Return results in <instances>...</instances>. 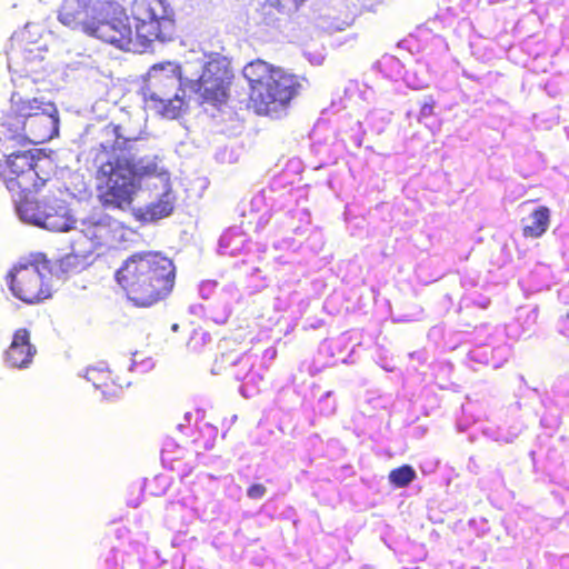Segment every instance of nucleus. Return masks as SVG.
I'll return each mask as SVG.
<instances>
[{
  "label": "nucleus",
  "mask_w": 569,
  "mask_h": 569,
  "mask_svg": "<svg viewBox=\"0 0 569 569\" xmlns=\"http://www.w3.org/2000/svg\"><path fill=\"white\" fill-rule=\"evenodd\" d=\"M29 196L17 197V212L23 221L40 226L49 203L31 200Z\"/></svg>",
  "instance_id": "dca6fc26"
},
{
  "label": "nucleus",
  "mask_w": 569,
  "mask_h": 569,
  "mask_svg": "<svg viewBox=\"0 0 569 569\" xmlns=\"http://www.w3.org/2000/svg\"><path fill=\"white\" fill-rule=\"evenodd\" d=\"M89 379L93 386L103 393H113L117 387H121L118 378L109 369H92Z\"/></svg>",
  "instance_id": "6ab92c4d"
},
{
  "label": "nucleus",
  "mask_w": 569,
  "mask_h": 569,
  "mask_svg": "<svg viewBox=\"0 0 569 569\" xmlns=\"http://www.w3.org/2000/svg\"><path fill=\"white\" fill-rule=\"evenodd\" d=\"M100 9L91 0H63L59 13V21L71 29H80L88 34V27H92Z\"/></svg>",
  "instance_id": "ddd939ff"
},
{
  "label": "nucleus",
  "mask_w": 569,
  "mask_h": 569,
  "mask_svg": "<svg viewBox=\"0 0 569 569\" xmlns=\"http://www.w3.org/2000/svg\"><path fill=\"white\" fill-rule=\"evenodd\" d=\"M389 481L397 488H405L416 479V471L409 465H402L389 472Z\"/></svg>",
  "instance_id": "aec40b11"
},
{
  "label": "nucleus",
  "mask_w": 569,
  "mask_h": 569,
  "mask_svg": "<svg viewBox=\"0 0 569 569\" xmlns=\"http://www.w3.org/2000/svg\"><path fill=\"white\" fill-rule=\"evenodd\" d=\"M267 492V488L262 483H253L247 489V496L250 499H260Z\"/></svg>",
  "instance_id": "4be33fe9"
},
{
  "label": "nucleus",
  "mask_w": 569,
  "mask_h": 569,
  "mask_svg": "<svg viewBox=\"0 0 569 569\" xmlns=\"http://www.w3.org/2000/svg\"><path fill=\"white\" fill-rule=\"evenodd\" d=\"M181 86V68L178 64L167 62L153 66L140 89L144 109L177 119L184 106V99L179 94Z\"/></svg>",
  "instance_id": "20e7f679"
},
{
  "label": "nucleus",
  "mask_w": 569,
  "mask_h": 569,
  "mask_svg": "<svg viewBox=\"0 0 569 569\" xmlns=\"http://www.w3.org/2000/svg\"><path fill=\"white\" fill-rule=\"evenodd\" d=\"M50 273L49 261L36 254L12 267L7 276L8 286L18 300L27 305L40 303L52 295Z\"/></svg>",
  "instance_id": "39448f33"
},
{
  "label": "nucleus",
  "mask_w": 569,
  "mask_h": 569,
  "mask_svg": "<svg viewBox=\"0 0 569 569\" xmlns=\"http://www.w3.org/2000/svg\"><path fill=\"white\" fill-rule=\"evenodd\" d=\"M51 106L53 103L43 102L37 98L23 99L13 94L10 100V109L0 120V140H10L12 137H17L26 129V123L30 119Z\"/></svg>",
  "instance_id": "9d476101"
},
{
  "label": "nucleus",
  "mask_w": 569,
  "mask_h": 569,
  "mask_svg": "<svg viewBox=\"0 0 569 569\" xmlns=\"http://www.w3.org/2000/svg\"><path fill=\"white\" fill-rule=\"evenodd\" d=\"M59 132V116L56 106L44 109L42 112L26 123V129L21 131L17 137H12L10 140L16 141L20 146L27 143L41 144L44 143Z\"/></svg>",
  "instance_id": "f8f14e48"
},
{
  "label": "nucleus",
  "mask_w": 569,
  "mask_h": 569,
  "mask_svg": "<svg viewBox=\"0 0 569 569\" xmlns=\"http://www.w3.org/2000/svg\"><path fill=\"white\" fill-rule=\"evenodd\" d=\"M131 14L141 44L172 39L174 20L164 0H133Z\"/></svg>",
  "instance_id": "423d86ee"
},
{
  "label": "nucleus",
  "mask_w": 569,
  "mask_h": 569,
  "mask_svg": "<svg viewBox=\"0 0 569 569\" xmlns=\"http://www.w3.org/2000/svg\"><path fill=\"white\" fill-rule=\"evenodd\" d=\"M107 133L114 139L110 147L100 144L94 149L93 167L97 198L102 208L127 211L142 189V180L161 177L163 193L160 198L142 208L134 216L141 222H152L169 217L173 212L174 197L171 191L169 173L159 167L157 158L152 160L116 154L117 150L129 149V143L137 141L138 136L127 134L120 124L109 123Z\"/></svg>",
  "instance_id": "f257e3e1"
},
{
  "label": "nucleus",
  "mask_w": 569,
  "mask_h": 569,
  "mask_svg": "<svg viewBox=\"0 0 569 569\" xmlns=\"http://www.w3.org/2000/svg\"><path fill=\"white\" fill-rule=\"evenodd\" d=\"M88 36L100 39L121 50H130L133 40V31L129 18L124 12L104 16L99 10L92 27H88Z\"/></svg>",
  "instance_id": "9b49d317"
},
{
  "label": "nucleus",
  "mask_w": 569,
  "mask_h": 569,
  "mask_svg": "<svg viewBox=\"0 0 569 569\" xmlns=\"http://www.w3.org/2000/svg\"><path fill=\"white\" fill-rule=\"evenodd\" d=\"M242 77L248 84V107L259 116L287 108L302 89L299 76L260 58L244 64Z\"/></svg>",
  "instance_id": "7ed1b4c3"
},
{
  "label": "nucleus",
  "mask_w": 569,
  "mask_h": 569,
  "mask_svg": "<svg viewBox=\"0 0 569 569\" xmlns=\"http://www.w3.org/2000/svg\"><path fill=\"white\" fill-rule=\"evenodd\" d=\"M112 239L108 223L101 221L83 222L78 238L73 241L71 252L61 259L64 271H80L90 262L89 259Z\"/></svg>",
  "instance_id": "6e6552de"
},
{
  "label": "nucleus",
  "mask_w": 569,
  "mask_h": 569,
  "mask_svg": "<svg viewBox=\"0 0 569 569\" xmlns=\"http://www.w3.org/2000/svg\"><path fill=\"white\" fill-rule=\"evenodd\" d=\"M550 209L546 206H540L535 209L529 218V223L523 224L522 236L525 238L537 239L542 237L550 226Z\"/></svg>",
  "instance_id": "f3484780"
},
{
  "label": "nucleus",
  "mask_w": 569,
  "mask_h": 569,
  "mask_svg": "<svg viewBox=\"0 0 569 569\" xmlns=\"http://www.w3.org/2000/svg\"><path fill=\"white\" fill-rule=\"evenodd\" d=\"M37 157L31 150L13 151L0 160V179L12 196L32 194L46 182L37 172Z\"/></svg>",
  "instance_id": "0eeeda50"
},
{
  "label": "nucleus",
  "mask_w": 569,
  "mask_h": 569,
  "mask_svg": "<svg viewBox=\"0 0 569 569\" xmlns=\"http://www.w3.org/2000/svg\"><path fill=\"white\" fill-rule=\"evenodd\" d=\"M263 13L273 20L280 21L297 11V0H268L263 7Z\"/></svg>",
  "instance_id": "a211bd4d"
},
{
  "label": "nucleus",
  "mask_w": 569,
  "mask_h": 569,
  "mask_svg": "<svg viewBox=\"0 0 569 569\" xmlns=\"http://www.w3.org/2000/svg\"><path fill=\"white\" fill-rule=\"evenodd\" d=\"M73 222L67 207L59 201H54L48 204L40 226L54 232H66L73 227Z\"/></svg>",
  "instance_id": "2eb2a0df"
},
{
  "label": "nucleus",
  "mask_w": 569,
  "mask_h": 569,
  "mask_svg": "<svg viewBox=\"0 0 569 569\" xmlns=\"http://www.w3.org/2000/svg\"><path fill=\"white\" fill-rule=\"evenodd\" d=\"M436 106H437V101L433 98V96H431V94L427 96L420 106L419 116H418L419 121L435 116L436 114Z\"/></svg>",
  "instance_id": "412c9836"
},
{
  "label": "nucleus",
  "mask_w": 569,
  "mask_h": 569,
  "mask_svg": "<svg viewBox=\"0 0 569 569\" xmlns=\"http://www.w3.org/2000/svg\"><path fill=\"white\" fill-rule=\"evenodd\" d=\"M114 280L134 307L150 308L172 292L176 266L159 251H139L123 260Z\"/></svg>",
  "instance_id": "f03ea898"
},
{
  "label": "nucleus",
  "mask_w": 569,
  "mask_h": 569,
  "mask_svg": "<svg viewBox=\"0 0 569 569\" xmlns=\"http://www.w3.org/2000/svg\"><path fill=\"white\" fill-rule=\"evenodd\" d=\"M233 79V71L224 60L212 59L204 64L193 91L200 103L219 108L228 102Z\"/></svg>",
  "instance_id": "1a4fd4ad"
},
{
  "label": "nucleus",
  "mask_w": 569,
  "mask_h": 569,
  "mask_svg": "<svg viewBox=\"0 0 569 569\" xmlns=\"http://www.w3.org/2000/svg\"><path fill=\"white\" fill-rule=\"evenodd\" d=\"M37 348L31 343L30 331L19 328L13 332L12 341L4 352L6 362L13 368H27L33 360Z\"/></svg>",
  "instance_id": "4468645a"
}]
</instances>
